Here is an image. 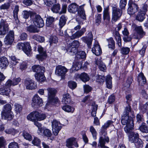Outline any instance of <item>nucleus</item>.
Returning a JSON list of instances; mask_svg holds the SVG:
<instances>
[{"label": "nucleus", "instance_id": "nucleus-1", "mask_svg": "<svg viewBox=\"0 0 148 148\" xmlns=\"http://www.w3.org/2000/svg\"><path fill=\"white\" fill-rule=\"evenodd\" d=\"M121 123L123 125H126L124 127V130L126 132H129L133 129V121L132 118L129 116L123 115L122 117Z\"/></svg>", "mask_w": 148, "mask_h": 148}, {"label": "nucleus", "instance_id": "nucleus-2", "mask_svg": "<svg viewBox=\"0 0 148 148\" xmlns=\"http://www.w3.org/2000/svg\"><path fill=\"white\" fill-rule=\"evenodd\" d=\"M12 106L8 104L5 105L1 112V116L4 119L10 120L13 118L12 112L11 111Z\"/></svg>", "mask_w": 148, "mask_h": 148}, {"label": "nucleus", "instance_id": "nucleus-3", "mask_svg": "<svg viewBox=\"0 0 148 148\" xmlns=\"http://www.w3.org/2000/svg\"><path fill=\"white\" fill-rule=\"evenodd\" d=\"M79 45V42L77 40L73 41L72 43H69L66 48V51L70 55H74L77 52V48Z\"/></svg>", "mask_w": 148, "mask_h": 148}, {"label": "nucleus", "instance_id": "nucleus-4", "mask_svg": "<svg viewBox=\"0 0 148 148\" xmlns=\"http://www.w3.org/2000/svg\"><path fill=\"white\" fill-rule=\"evenodd\" d=\"M47 90L48 91L49 102L53 104L58 102V99L55 97V95L56 92V90L54 88H47Z\"/></svg>", "mask_w": 148, "mask_h": 148}, {"label": "nucleus", "instance_id": "nucleus-5", "mask_svg": "<svg viewBox=\"0 0 148 148\" xmlns=\"http://www.w3.org/2000/svg\"><path fill=\"white\" fill-rule=\"evenodd\" d=\"M122 10L116 7H113L112 10V21L116 22L121 18L122 14Z\"/></svg>", "mask_w": 148, "mask_h": 148}, {"label": "nucleus", "instance_id": "nucleus-6", "mask_svg": "<svg viewBox=\"0 0 148 148\" xmlns=\"http://www.w3.org/2000/svg\"><path fill=\"white\" fill-rule=\"evenodd\" d=\"M113 122L111 120L107 121L101 127V136L100 137H103L105 138V140L107 142H108L109 141V138L106 136V130L110 125L113 124Z\"/></svg>", "mask_w": 148, "mask_h": 148}, {"label": "nucleus", "instance_id": "nucleus-7", "mask_svg": "<svg viewBox=\"0 0 148 148\" xmlns=\"http://www.w3.org/2000/svg\"><path fill=\"white\" fill-rule=\"evenodd\" d=\"M17 48L19 50H22L27 55L30 54L31 47L29 42L19 43L17 44Z\"/></svg>", "mask_w": 148, "mask_h": 148}, {"label": "nucleus", "instance_id": "nucleus-8", "mask_svg": "<svg viewBox=\"0 0 148 148\" xmlns=\"http://www.w3.org/2000/svg\"><path fill=\"white\" fill-rule=\"evenodd\" d=\"M132 27L136 32L134 34V38L140 39L142 37V36L145 35V32L143 31L141 26H137L135 24H133Z\"/></svg>", "mask_w": 148, "mask_h": 148}, {"label": "nucleus", "instance_id": "nucleus-9", "mask_svg": "<svg viewBox=\"0 0 148 148\" xmlns=\"http://www.w3.org/2000/svg\"><path fill=\"white\" fill-rule=\"evenodd\" d=\"M33 16L32 19L34 25L39 28L42 27L44 24L43 21L41 17L35 14Z\"/></svg>", "mask_w": 148, "mask_h": 148}, {"label": "nucleus", "instance_id": "nucleus-10", "mask_svg": "<svg viewBox=\"0 0 148 148\" xmlns=\"http://www.w3.org/2000/svg\"><path fill=\"white\" fill-rule=\"evenodd\" d=\"M67 71V69L64 66L58 65L56 67L55 73L58 76H61L62 78H64Z\"/></svg>", "mask_w": 148, "mask_h": 148}, {"label": "nucleus", "instance_id": "nucleus-11", "mask_svg": "<svg viewBox=\"0 0 148 148\" xmlns=\"http://www.w3.org/2000/svg\"><path fill=\"white\" fill-rule=\"evenodd\" d=\"M52 127L53 134L55 136L57 135L61 129V124L58 121L53 120L52 122Z\"/></svg>", "mask_w": 148, "mask_h": 148}, {"label": "nucleus", "instance_id": "nucleus-12", "mask_svg": "<svg viewBox=\"0 0 148 148\" xmlns=\"http://www.w3.org/2000/svg\"><path fill=\"white\" fill-rule=\"evenodd\" d=\"M86 31V29L85 28H82L81 30L76 32L74 34H73L71 36H69L67 39H66V41L68 42H69V41L72 40L75 38H79L83 35Z\"/></svg>", "mask_w": 148, "mask_h": 148}, {"label": "nucleus", "instance_id": "nucleus-13", "mask_svg": "<svg viewBox=\"0 0 148 148\" xmlns=\"http://www.w3.org/2000/svg\"><path fill=\"white\" fill-rule=\"evenodd\" d=\"M14 40V32L13 31H10L4 39V42L6 45H11Z\"/></svg>", "mask_w": 148, "mask_h": 148}, {"label": "nucleus", "instance_id": "nucleus-14", "mask_svg": "<svg viewBox=\"0 0 148 148\" xmlns=\"http://www.w3.org/2000/svg\"><path fill=\"white\" fill-rule=\"evenodd\" d=\"M81 40L86 43L89 47H90L93 40V36L91 32H89L87 36L81 38Z\"/></svg>", "mask_w": 148, "mask_h": 148}, {"label": "nucleus", "instance_id": "nucleus-15", "mask_svg": "<svg viewBox=\"0 0 148 148\" xmlns=\"http://www.w3.org/2000/svg\"><path fill=\"white\" fill-rule=\"evenodd\" d=\"M42 103V99L38 95H36L32 99V105L33 107L36 108L40 106Z\"/></svg>", "mask_w": 148, "mask_h": 148}, {"label": "nucleus", "instance_id": "nucleus-16", "mask_svg": "<svg viewBox=\"0 0 148 148\" xmlns=\"http://www.w3.org/2000/svg\"><path fill=\"white\" fill-rule=\"evenodd\" d=\"M75 77L76 80L80 79L84 82L88 81L90 79L89 76L86 73H84L81 74L76 73L75 75Z\"/></svg>", "mask_w": 148, "mask_h": 148}, {"label": "nucleus", "instance_id": "nucleus-17", "mask_svg": "<svg viewBox=\"0 0 148 148\" xmlns=\"http://www.w3.org/2000/svg\"><path fill=\"white\" fill-rule=\"evenodd\" d=\"M9 30L8 25L6 22H1L0 24V35H3L8 32Z\"/></svg>", "mask_w": 148, "mask_h": 148}, {"label": "nucleus", "instance_id": "nucleus-18", "mask_svg": "<svg viewBox=\"0 0 148 148\" xmlns=\"http://www.w3.org/2000/svg\"><path fill=\"white\" fill-rule=\"evenodd\" d=\"M25 84L27 89H34L37 87V85L34 83V81L31 79L26 80L25 81Z\"/></svg>", "mask_w": 148, "mask_h": 148}, {"label": "nucleus", "instance_id": "nucleus-19", "mask_svg": "<svg viewBox=\"0 0 148 148\" xmlns=\"http://www.w3.org/2000/svg\"><path fill=\"white\" fill-rule=\"evenodd\" d=\"M38 116H39V112L34 111L32 112L27 115V119L28 120L32 121H38Z\"/></svg>", "mask_w": 148, "mask_h": 148}, {"label": "nucleus", "instance_id": "nucleus-20", "mask_svg": "<svg viewBox=\"0 0 148 148\" xmlns=\"http://www.w3.org/2000/svg\"><path fill=\"white\" fill-rule=\"evenodd\" d=\"M130 130L129 132L127 133H128V136L129 141L132 143H134L136 142L137 139H138V134L137 133H135L131 131Z\"/></svg>", "mask_w": 148, "mask_h": 148}, {"label": "nucleus", "instance_id": "nucleus-21", "mask_svg": "<svg viewBox=\"0 0 148 148\" xmlns=\"http://www.w3.org/2000/svg\"><path fill=\"white\" fill-rule=\"evenodd\" d=\"M38 50L40 55H36V57L39 60L42 61L44 59L43 57L46 56V52L44 50L43 48L40 45L38 46Z\"/></svg>", "mask_w": 148, "mask_h": 148}, {"label": "nucleus", "instance_id": "nucleus-22", "mask_svg": "<svg viewBox=\"0 0 148 148\" xmlns=\"http://www.w3.org/2000/svg\"><path fill=\"white\" fill-rule=\"evenodd\" d=\"M66 146L67 147L74 146L76 147H78L75 138L72 137L67 139L66 141Z\"/></svg>", "mask_w": 148, "mask_h": 148}, {"label": "nucleus", "instance_id": "nucleus-23", "mask_svg": "<svg viewBox=\"0 0 148 148\" xmlns=\"http://www.w3.org/2000/svg\"><path fill=\"white\" fill-rule=\"evenodd\" d=\"M103 13V20L104 21H110V12L109 8L106 7L104 8Z\"/></svg>", "mask_w": 148, "mask_h": 148}, {"label": "nucleus", "instance_id": "nucleus-24", "mask_svg": "<svg viewBox=\"0 0 148 148\" xmlns=\"http://www.w3.org/2000/svg\"><path fill=\"white\" fill-rule=\"evenodd\" d=\"M92 51L94 54L97 56L100 55L102 52L101 49L97 42H96V45H94Z\"/></svg>", "mask_w": 148, "mask_h": 148}, {"label": "nucleus", "instance_id": "nucleus-25", "mask_svg": "<svg viewBox=\"0 0 148 148\" xmlns=\"http://www.w3.org/2000/svg\"><path fill=\"white\" fill-rule=\"evenodd\" d=\"M10 91V88H9L5 85L1 86L0 88V94L1 95L8 96Z\"/></svg>", "mask_w": 148, "mask_h": 148}, {"label": "nucleus", "instance_id": "nucleus-26", "mask_svg": "<svg viewBox=\"0 0 148 148\" xmlns=\"http://www.w3.org/2000/svg\"><path fill=\"white\" fill-rule=\"evenodd\" d=\"M95 64L99 66L100 70L105 71L106 70V67L105 64L101 61L100 58H97L96 60Z\"/></svg>", "mask_w": 148, "mask_h": 148}, {"label": "nucleus", "instance_id": "nucleus-27", "mask_svg": "<svg viewBox=\"0 0 148 148\" xmlns=\"http://www.w3.org/2000/svg\"><path fill=\"white\" fill-rule=\"evenodd\" d=\"M44 73H36L35 74V77L36 79L38 82L42 83L45 80V77L43 74Z\"/></svg>", "mask_w": 148, "mask_h": 148}, {"label": "nucleus", "instance_id": "nucleus-28", "mask_svg": "<svg viewBox=\"0 0 148 148\" xmlns=\"http://www.w3.org/2000/svg\"><path fill=\"white\" fill-rule=\"evenodd\" d=\"M138 81L139 85L141 86L144 85L146 83V80L143 74L142 73H140L138 75Z\"/></svg>", "mask_w": 148, "mask_h": 148}, {"label": "nucleus", "instance_id": "nucleus-29", "mask_svg": "<svg viewBox=\"0 0 148 148\" xmlns=\"http://www.w3.org/2000/svg\"><path fill=\"white\" fill-rule=\"evenodd\" d=\"M78 9V5L75 3H73L69 5L68 10L69 12L75 13L77 11Z\"/></svg>", "mask_w": 148, "mask_h": 148}, {"label": "nucleus", "instance_id": "nucleus-30", "mask_svg": "<svg viewBox=\"0 0 148 148\" xmlns=\"http://www.w3.org/2000/svg\"><path fill=\"white\" fill-rule=\"evenodd\" d=\"M0 61V67L1 69H5L8 65V60L5 57H2Z\"/></svg>", "mask_w": 148, "mask_h": 148}, {"label": "nucleus", "instance_id": "nucleus-31", "mask_svg": "<svg viewBox=\"0 0 148 148\" xmlns=\"http://www.w3.org/2000/svg\"><path fill=\"white\" fill-rule=\"evenodd\" d=\"M33 71L36 73H44L45 69V68L43 66H41L39 65H35L32 67Z\"/></svg>", "mask_w": 148, "mask_h": 148}, {"label": "nucleus", "instance_id": "nucleus-32", "mask_svg": "<svg viewBox=\"0 0 148 148\" xmlns=\"http://www.w3.org/2000/svg\"><path fill=\"white\" fill-rule=\"evenodd\" d=\"M22 14L23 17L25 19L28 18L29 16L32 19L33 17V16L35 14L33 13L30 11H27V10H24L23 11Z\"/></svg>", "mask_w": 148, "mask_h": 148}, {"label": "nucleus", "instance_id": "nucleus-33", "mask_svg": "<svg viewBox=\"0 0 148 148\" xmlns=\"http://www.w3.org/2000/svg\"><path fill=\"white\" fill-rule=\"evenodd\" d=\"M114 35L117 42L119 46V47H121V39L119 33L118 32L116 31L114 32Z\"/></svg>", "mask_w": 148, "mask_h": 148}, {"label": "nucleus", "instance_id": "nucleus-34", "mask_svg": "<svg viewBox=\"0 0 148 148\" xmlns=\"http://www.w3.org/2000/svg\"><path fill=\"white\" fill-rule=\"evenodd\" d=\"M78 13L79 16L83 19H86V15L85 13L83 6L79 7L78 11Z\"/></svg>", "mask_w": 148, "mask_h": 148}, {"label": "nucleus", "instance_id": "nucleus-35", "mask_svg": "<svg viewBox=\"0 0 148 148\" xmlns=\"http://www.w3.org/2000/svg\"><path fill=\"white\" fill-rule=\"evenodd\" d=\"M71 101V97L68 93H66L63 95L62 101L64 103H70Z\"/></svg>", "mask_w": 148, "mask_h": 148}, {"label": "nucleus", "instance_id": "nucleus-36", "mask_svg": "<svg viewBox=\"0 0 148 148\" xmlns=\"http://www.w3.org/2000/svg\"><path fill=\"white\" fill-rule=\"evenodd\" d=\"M37 27L33 25H30L27 28V30L28 32L32 33H38L39 32Z\"/></svg>", "mask_w": 148, "mask_h": 148}, {"label": "nucleus", "instance_id": "nucleus-37", "mask_svg": "<svg viewBox=\"0 0 148 148\" xmlns=\"http://www.w3.org/2000/svg\"><path fill=\"white\" fill-rule=\"evenodd\" d=\"M145 13H142V11L139 12L136 16V19L140 22L143 21L145 18Z\"/></svg>", "mask_w": 148, "mask_h": 148}, {"label": "nucleus", "instance_id": "nucleus-38", "mask_svg": "<svg viewBox=\"0 0 148 148\" xmlns=\"http://www.w3.org/2000/svg\"><path fill=\"white\" fill-rule=\"evenodd\" d=\"M122 33L123 35L125 36L123 38L125 42L130 41V38L128 37L129 32L127 28H124V30L122 31Z\"/></svg>", "mask_w": 148, "mask_h": 148}, {"label": "nucleus", "instance_id": "nucleus-39", "mask_svg": "<svg viewBox=\"0 0 148 148\" xmlns=\"http://www.w3.org/2000/svg\"><path fill=\"white\" fill-rule=\"evenodd\" d=\"M108 42V46L109 48L114 49L115 48V42L112 37L107 39Z\"/></svg>", "mask_w": 148, "mask_h": 148}, {"label": "nucleus", "instance_id": "nucleus-40", "mask_svg": "<svg viewBox=\"0 0 148 148\" xmlns=\"http://www.w3.org/2000/svg\"><path fill=\"white\" fill-rule=\"evenodd\" d=\"M106 141L105 140L104 137H100L99 140V144L98 146H100L102 148H109L108 147L106 146L105 145V142Z\"/></svg>", "mask_w": 148, "mask_h": 148}, {"label": "nucleus", "instance_id": "nucleus-41", "mask_svg": "<svg viewBox=\"0 0 148 148\" xmlns=\"http://www.w3.org/2000/svg\"><path fill=\"white\" fill-rule=\"evenodd\" d=\"M129 7L127 9V13L130 15H132L134 14L137 12V8L136 6H135L136 7L134 8L131 5H128Z\"/></svg>", "mask_w": 148, "mask_h": 148}, {"label": "nucleus", "instance_id": "nucleus-42", "mask_svg": "<svg viewBox=\"0 0 148 148\" xmlns=\"http://www.w3.org/2000/svg\"><path fill=\"white\" fill-rule=\"evenodd\" d=\"M112 78L110 75H108L106 77V85L108 88L110 89L112 87Z\"/></svg>", "mask_w": 148, "mask_h": 148}, {"label": "nucleus", "instance_id": "nucleus-43", "mask_svg": "<svg viewBox=\"0 0 148 148\" xmlns=\"http://www.w3.org/2000/svg\"><path fill=\"white\" fill-rule=\"evenodd\" d=\"M62 108L65 111L68 112H73L75 110L74 108L69 105L64 106L62 107Z\"/></svg>", "mask_w": 148, "mask_h": 148}, {"label": "nucleus", "instance_id": "nucleus-44", "mask_svg": "<svg viewBox=\"0 0 148 148\" xmlns=\"http://www.w3.org/2000/svg\"><path fill=\"white\" fill-rule=\"evenodd\" d=\"M82 66V65L81 63L76 62L73 65L71 70H72V71H77L80 69Z\"/></svg>", "mask_w": 148, "mask_h": 148}, {"label": "nucleus", "instance_id": "nucleus-45", "mask_svg": "<svg viewBox=\"0 0 148 148\" xmlns=\"http://www.w3.org/2000/svg\"><path fill=\"white\" fill-rule=\"evenodd\" d=\"M66 20L65 17L64 16L62 15L61 16L59 21V25L60 27L61 28L65 24Z\"/></svg>", "mask_w": 148, "mask_h": 148}, {"label": "nucleus", "instance_id": "nucleus-46", "mask_svg": "<svg viewBox=\"0 0 148 148\" xmlns=\"http://www.w3.org/2000/svg\"><path fill=\"white\" fill-rule=\"evenodd\" d=\"M19 10V6L18 5H16L14 7L13 10V16L14 18L16 20L18 19V13Z\"/></svg>", "mask_w": 148, "mask_h": 148}, {"label": "nucleus", "instance_id": "nucleus-47", "mask_svg": "<svg viewBox=\"0 0 148 148\" xmlns=\"http://www.w3.org/2000/svg\"><path fill=\"white\" fill-rule=\"evenodd\" d=\"M14 107L15 111L17 114L20 113L23 109L22 106L17 103H16L14 105Z\"/></svg>", "mask_w": 148, "mask_h": 148}, {"label": "nucleus", "instance_id": "nucleus-48", "mask_svg": "<svg viewBox=\"0 0 148 148\" xmlns=\"http://www.w3.org/2000/svg\"><path fill=\"white\" fill-rule=\"evenodd\" d=\"M139 129L143 133H148V127L145 123H143L140 127Z\"/></svg>", "mask_w": 148, "mask_h": 148}, {"label": "nucleus", "instance_id": "nucleus-49", "mask_svg": "<svg viewBox=\"0 0 148 148\" xmlns=\"http://www.w3.org/2000/svg\"><path fill=\"white\" fill-rule=\"evenodd\" d=\"M60 9V5L59 4L53 5V7L51 8V10L54 13H57L58 12Z\"/></svg>", "mask_w": 148, "mask_h": 148}, {"label": "nucleus", "instance_id": "nucleus-50", "mask_svg": "<svg viewBox=\"0 0 148 148\" xmlns=\"http://www.w3.org/2000/svg\"><path fill=\"white\" fill-rule=\"evenodd\" d=\"M77 57L78 58H84L86 57V54L83 51H80L77 52Z\"/></svg>", "mask_w": 148, "mask_h": 148}, {"label": "nucleus", "instance_id": "nucleus-51", "mask_svg": "<svg viewBox=\"0 0 148 148\" xmlns=\"http://www.w3.org/2000/svg\"><path fill=\"white\" fill-rule=\"evenodd\" d=\"M90 131L91 133L93 138L94 139H96L97 138V133L95 129L92 126L90 127Z\"/></svg>", "mask_w": 148, "mask_h": 148}, {"label": "nucleus", "instance_id": "nucleus-52", "mask_svg": "<svg viewBox=\"0 0 148 148\" xmlns=\"http://www.w3.org/2000/svg\"><path fill=\"white\" fill-rule=\"evenodd\" d=\"M56 0H46L45 1V4L48 6H51L56 3Z\"/></svg>", "mask_w": 148, "mask_h": 148}, {"label": "nucleus", "instance_id": "nucleus-53", "mask_svg": "<svg viewBox=\"0 0 148 148\" xmlns=\"http://www.w3.org/2000/svg\"><path fill=\"white\" fill-rule=\"evenodd\" d=\"M121 51L122 54L127 55L129 53L130 51V49L127 47H123L121 48Z\"/></svg>", "mask_w": 148, "mask_h": 148}, {"label": "nucleus", "instance_id": "nucleus-54", "mask_svg": "<svg viewBox=\"0 0 148 148\" xmlns=\"http://www.w3.org/2000/svg\"><path fill=\"white\" fill-rule=\"evenodd\" d=\"M68 86L72 89H75L77 87L76 83L73 81H70L68 82Z\"/></svg>", "mask_w": 148, "mask_h": 148}, {"label": "nucleus", "instance_id": "nucleus-55", "mask_svg": "<svg viewBox=\"0 0 148 148\" xmlns=\"http://www.w3.org/2000/svg\"><path fill=\"white\" fill-rule=\"evenodd\" d=\"M54 18L52 17H48L46 20V25L47 26H50L54 21Z\"/></svg>", "mask_w": 148, "mask_h": 148}, {"label": "nucleus", "instance_id": "nucleus-56", "mask_svg": "<svg viewBox=\"0 0 148 148\" xmlns=\"http://www.w3.org/2000/svg\"><path fill=\"white\" fill-rule=\"evenodd\" d=\"M127 4L126 0H121L120 2L119 6L121 10H124Z\"/></svg>", "mask_w": 148, "mask_h": 148}, {"label": "nucleus", "instance_id": "nucleus-57", "mask_svg": "<svg viewBox=\"0 0 148 148\" xmlns=\"http://www.w3.org/2000/svg\"><path fill=\"white\" fill-rule=\"evenodd\" d=\"M43 134L44 135L47 136L49 137L51 135V131L48 129L45 128L43 130Z\"/></svg>", "mask_w": 148, "mask_h": 148}, {"label": "nucleus", "instance_id": "nucleus-58", "mask_svg": "<svg viewBox=\"0 0 148 148\" xmlns=\"http://www.w3.org/2000/svg\"><path fill=\"white\" fill-rule=\"evenodd\" d=\"M128 5H131L133 7V8H135L136 7H135L136 6L137 9V12L138 11L139 9V7L138 6V5H137L135 3V1H133V0H130L128 3Z\"/></svg>", "mask_w": 148, "mask_h": 148}, {"label": "nucleus", "instance_id": "nucleus-59", "mask_svg": "<svg viewBox=\"0 0 148 148\" xmlns=\"http://www.w3.org/2000/svg\"><path fill=\"white\" fill-rule=\"evenodd\" d=\"M134 143L135 146L138 147H141V148L143 147V142L141 141V140L139 139H137V140L136 141V142H135Z\"/></svg>", "mask_w": 148, "mask_h": 148}, {"label": "nucleus", "instance_id": "nucleus-60", "mask_svg": "<svg viewBox=\"0 0 148 148\" xmlns=\"http://www.w3.org/2000/svg\"><path fill=\"white\" fill-rule=\"evenodd\" d=\"M23 135L25 138L27 140H30L32 139L31 135L27 132H24Z\"/></svg>", "mask_w": 148, "mask_h": 148}, {"label": "nucleus", "instance_id": "nucleus-61", "mask_svg": "<svg viewBox=\"0 0 148 148\" xmlns=\"http://www.w3.org/2000/svg\"><path fill=\"white\" fill-rule=\"evenodd\" d=\"M131 107L129 105H128L125 109L123 115L129 116V113L131 111Z\"/></svg>", "mask_w": 148, "mask_h": 148}, {"label": "nucleus", "instance_id": "nucleus-62", "mask_svg": "<svg viewBox=\"0 0 148 148\" xmlns=\"http://www.w3.org/2000/svg\"><path fill=\"white\" fill-rule=\"evenodd\" d=\"M132 79L131 77L128 78L126 82L124 84V86L126 88H129L132 83Z\"/></svg>", "mask_w": 148, "mask_h": 148}, {"label": "nucleus", "instance_id": "nucleus-63", "mask_svg": "<svg viewBox=\"0 0 148 148\" xmlns=\"http://www.w3.org/2000/svg\"><path fill=\"white\" fill-rule=\"evenodd\" d=\"M97 108V105H95L92 106V110L91 113L92 116L95 117L96 115V111Z\"/></svg>", "mask_w": 148, "mask_h": 148}, {"label": "nucleus", "instance_id": "nucleus-64", "mask_svg": "<svg viewBox=\"0 0 148 148\" xmlns=\"http://www.w3.org/2000/svg\"><path fill=\"white\" fill-rule=\"evenodd\" d=\"M40 143V140L36 137H34V139L32 141V143L35 145L38 146L39 145Z\"/></svg>", "mask_w": 148, "mask_h": 148}]
</instances>
